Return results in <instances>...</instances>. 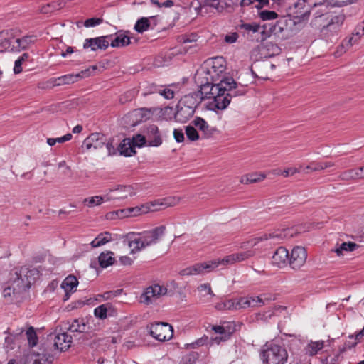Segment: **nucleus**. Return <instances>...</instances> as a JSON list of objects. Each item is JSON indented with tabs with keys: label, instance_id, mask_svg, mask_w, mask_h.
<instances>
[{
	"label": "nucleus",
	"instance_id": "obj_61",
	"mask_svg": "<svg viewBox=\"0 0 364 364\" xmlns=\"http://www.w3.org/2000/svg\"><path fill=\"white\" fill-rule=\"evenodd\" d=\"M9 285L4 288V291H3V296L6 298V297H9L11 296V294H15L16 293H14L13 291V287H12V284L10 282V279L9 280Z\"/></svg>",
	"mask_w": 364,
	"mask_h": 364
},
{
	"label": "nucleus",
	"instance_id": "obj_10",
	"mask_svg": "<svg viewBox=\"0 0 364 364\" xmlns=\"http://www.w3.org/2000/svg\"><path fill=\"white\" fill-rule=\"evenodd\" d=\"M148 328L150 335L159 341H168L173 335V327L168 323L156 322Z\"/></svg>",
	"mask_w": 364,
	"mask_h": 364
},
{
	"label": "nucleus",
	"instance_id": "obj_60",
	"mask_svg": "<svg viewBox=\"0 0 364 364\" xmlns=\"http://www.w3.org/2000/svg\"><path fill=\"white\" fill-rule=\"evenodd\" d=\"M364 337V331L363 329H362L360 332L355 335H350L348 336L349 338H355L356 341L352 345L353 346H355L357 343L360 341H361Z\"/></svg>",
	"mask_w": 364,
	"mask_h": 364
},
{
	"label": "nucleus",
	"instance_id": "obj_24",
	"mask_svg": "<svg viewBox=\"0 0 364 364\" xmlns=\"http://www.w3.org/2000/svg\"><path fill=\"white\" fill-rule=\"evenodd\" d=\"M78 281L75 276L70 275L67 277L61 284V287L65 291L64 300L69 299L70 293L76 290Z\"/></svg>",
	"mask_w": 364,
	"mask_h": 364
},
{
	"label": "nucleus",
	"instance_id": "obj_45",
	"mask_svg": "<svg viewBox=\"0 0 364 364\" xmlns=\"http://www.w3.org/2000/svg\"><path fill=\"white\" fill-rule=\"evenodd\" d=\"M151 92H157L167 100H171L174 97V92L167 87L161 88L154 87Z\"/></svg>",
	"mask_w": 364,
	"mask_h": 364
},
{
	"label": "nucleus",
	"instance_id": "obj_27",
	"mask_svg": "<svg viewBox=\"0 0 364 364\" xmlns=\"http://www.w3.org/2000/svg\"><path fill=\"white\" fill-rule=\"evenodd\" d=\"M130 44V38L127 32L119 31L115 33V38L112 40L110 46L112 48L124 47Z\"/></svg>",
	"mask_w": 364,
	"mask_h": 364
},
{
	"label": "nucleus",
	"instance_id": "obj_57",
	"mask_svg": "<svg viewBox=\"0 0 364 364\" xmlns=\"http://www.w3.org/2000/svg\"><path fill=\"white\" fill-rule=\"evenodd\" d=\"M173 136L177 142H182L184 140V134L181 129H174Z\"/></svg>",
	"mask_w": 364,
	"mask_h": 364
},
{
	"label": "nucleus",
	"instance_id": "obj_34",
	"mask_svg": "<svg viewBox=\"0 0 364 364\" xmlns=\"http://www.w3.org/2000/svg\"><path fill=\"white\" fill-rule=\"evenodd\" d=\"M199 6L196 9L201 11L203 8L211 7L218 12H222L224 9L223 6L220 5V0H199Z\"/></svg>",
	"mask_w": 364,
	"mask_h": 364
},
{
	"label": "nucleus",
	"instance_id": "obj_18",
	"mask_svg": "<svg viewBox=\"0 0 364 364\" xmlns=\"http://www.w3.org/2000/svg\"><path fill=\"white\" fill-rule=\"evenodd\" d=\"M105 141L106 139L103 134L92 133L84 140L82 147H85L87 150L92 148L94 149H101L105 145Z\"/></svg>",
	"mask_w": 364,
	"mask_h": 364
},
{
	"label": "nucleus",
	"instance_id": "obj_62",
	"mask_svg": "<svg viewBox=\"0 0 364 364\" xmlns=\"http://www.w3.org/2000/svg\"><path fill=\"white\" fill-rule=\"evenodd\" d=\"M250 297L253 307H260L264 306V302H262V299L259 296Z\"/></svg>",
	"mask_w": 364,
	"mask_h": 364
},
{
	"label": "nucleus",
	"instance_id": "obj_37",
	"mask_svg": "<svg viewBox=\"0 0 364 364\" xmlns=\"http://www.w3.org/2000/svg\"><path fill=\"white\" fill-rule=\"evenodd\" d=\"M106 199V194L103 196H95L90 198H85L83 200V204L90 208L100 205L103 202H107Z\"/></svg>",
	"mask_w": 364,
	"mask_h": 364
},
{
	"label": "nucleus",
	"instance_id": "obj_1",
	"mask_svg": "<svg viewBox=\"0 0 364 364\" xmlns=\"http://www.w3.org/2000/svg\"><path fill=\"white\" fill-rule=\"evenodd\" d=\"M166 231L164 225L158 226L142 232H129L126 238L131 253L139 252L146 247L156 244L164 236Z\"/></svg>",
	"mask_w": 364,
	"mask_h": 364
},
{
	"label": "nucleus",
	"instance_id": "obj_33",
	"mask_svg": "<svg viewBox=\"0 0 364 364\" xmlns=\"http://www.w3.org/2000/svg\"><path fill=\"white\" fill-rule=\"evenodd\" d=\"M112 240L111 233L109 232H104L99 234L91 242L90 245L92 247H98L102 246L107 242Z\"/></svg>",
	"mask_w": 364,
	"mask_h": 364
},
{
	"label": "nucleus",
	"instance_id": "obj_50",
	"mask_svg": "<svg viewBox=\"0 0 364 364\" xmlns=\"http://www.w3.org/2000/svg\"><path fill=\"white\" fill-rule=\"evenodd\" d=\"M186 134L191 141H196L199 139V134L193 126H187L186 127Z\"/></svg>",
	"mask_w": 364,
	"mask_h": 364
},
{
	"label": "nucleus",
	"instance_id": "obj_41",
	"mask_svg": "<svg viewBox=\"0 0 364 364\" xmlns=\"http://www.w3.org/2000/svg\"><path fill=\"white\" fill-rule=\"evenodd\" d=\"M64 3L63 1H53L50 4H47L41 7V11L43 14L51 13L54 11L59 10L63 8Z\"/></svg>",
	"mask_w": 364,
	"mask_h": 364
},
{
	"label": "nucleus",
	"instance_id": "obj_48",
	"mask_svg": "<svg viewBox=\"0 0 364 364\" xmlns=\"http://www.w3.org/2000/svg\"><path fill=\"white\" fill-rule=\"evenodd\" d=\"M237 301L239 310L253 307L250 296L237 298Z\"/></svg>",
	"mask_w": 364,
	"mask_h": 364
},
{
	"label": "nucleus",
	"instance_id": "obj_6",
	"mask_svg": "<svg viewBox=\"0 0 364 364\" xmlns=\"http://www.w3.org/2000/svg\"><path fill=\"white\" fill-rule=\"evenodd\" d=\"M261 355L263 362L266 364H284L288 358L286 349L274 343L267 345L262 350Z\"/></svg>",
	"mask_w": 364,
	"mask_h": 364
},
{
	"label": "nucleus",
	"instance_id": "obj_13",
	"mask_svg": "<svg viewBox=\"0 0 364 364\" xmlns=\"http://www.w3.org/2000/svg\"><path fill=\"white\" fill-rule=\"evenodd\" d=\"M167 289L159 284H154L146 289L145 291L140 297L141 303L150 304L154 303L157 299L161 296L166 294Z\"/></svg>",
	"mask_w": 364,
	"mask_h": 364
},
{
	"label": "nucleus",
	"instance_id": "obj_35",
	"mask_svg": "<svg viewBox=\"0 0 364 364\" xmlns=\"http://www.w3.org/2000/svg\"><path fill=\"white\" fill-rule=\"evenodd\" d=\"M36 36H26L21 38H16L15 42L17 43L18 50H26L36 41Z\"/></svg>",
	"mask_w": 364,
	"mask_h": 364
},
{
	"label": "nucleus",
	"instance_id": "obj_51",
	"mask_svg": "<svg viewBox=\"0 0 364 364\" xmlns=\"http://www.w3.org/2000/svg\"><path fill=\"white\" fill-rule=\"evenodd\" d=\"M131 142L132 143L133 146H134V148L137 147H141L144 146L146 142V136L141 134H137L136 136H134L132 140H131Z\"/></svg>",
	"mask_w": 364,
	"mask_h": 364
},
{
	"label": "nucleus",
	"instance_id": "obj_58",
	"mask_svg": "<svg viewBox=\"0 0 364 364\" xmlns=\"http://www.w3.org/2000/svg\"><path fill=\"white\" fill-rule=\"evenodd\" d=\"M208 340V338L207 336H204V337H202V338L196 340L194 343H192L191 344V346L193 348H195L197 346H202L206 343Z\"/></svg>",
	"mask_w": 364,
	"mask_h": 364
},
{
	"label": "nucleus",
	"instance_id": "obj_25",
	"mask_svg": "<svg viewBox=\"0 0 364 364\" xmlns=\"http://www.w3.org/2000/svg\"><path fill=\"white\" fill-rule=\"evenodd\" d=\"M192 123L203 132L205 138L211 137L217 132L215 127H210L203 118L196 117Z\"/></svg>",
	"mask_w": 364,
	"mask_h": 364
},
{
	"label": "nucleus",
	"instance_id": "obj_32",
	"mask_svg": "<svg viewBox=\"0 0 364 364\" xmlns=\"http://www.w3.org/2000/svg\"><path fill=\"white\" fill-rule=\"evenodd\" d=\"M119 151L122 155L131 156L136 153L134 146L129 139H124L119 146Z\"/></svg>",
	"mask_w": 364,
	"mask_h": 364
},
{
	"label": "nucleus",
	"instance_id": "obj_5",
	"mask_svg": "<svg viewBox=\"0 0 364 364\" xmlns=\"http://www.w3.org/2000/svg\"><path fill=\"white\" fill-rule=\"evenodd\" d=\"M297 230L294 227L285 229L275 230L271 232L265 233L260 237H255L248 242L252 246H256L259 242H264L265 247L279 244L285 240L290 239L297 234Z\"/></svg>",
	"mask_w": 364,
	"mask_h": 364
},
{
	"label": "nucleus",
	"instance_id": "obj_8",
	"mask_svg": "<svg viewBox=\"0 0 364 364\" xmlns=\"http://www.w3.org/2000/svg\"><path fill=\"white\" fill-rule=\"evenodd\" d=\"M236 326L232 322L223 321L220 325L212 326L211 329L219 336L211 338L212 343L219 345L228 341L236 330Z\"/></svg>",
	"mask_w": 364,
	"mask_h": 364
},
{
	"label": "nucleus",
	"instance_id": "obj_44",
	"mask_svg": "<svg viewBox=\"0 0 364 364\" xmlns=\"http://www.w3.org/2000/svg\"><path fill=\"white\" fill-rule=\"evenodd\" d=\"M28 345L31 347L36 346L38 343V338L33 327L30 326L26 332Z\"/></svg>",
	"mask_w": 364,
	"mask_h": 364
},
{
	"label": "nucleus",
	"instance_id": "obj_15",
	"mask_svg": "<svg viewBox=\"0 0 364 364\" xmlns=\"http://www.w3.org/2000/svg\"><path fill=\"white\" fill-rule=\"evenodd\" d=\"M255 254V252L254 250H247L245 252H236L234 254H231L229 255L225 256L223 259H218V262H219L220 265H232L235 263L241 262L245 260H247V259L253 257Z\"/></svg>",
	"mask_w": 364,
	"mask_h": 364
},
{
	"label": "nucleus",
	"instance_id": "obj_12",
	"mask_svg": "<svg viewBox=\"0 0 364 364\" xmlns=\"http://www.w3.org/2000/svg\"><path fill=\"white\" fill-rule=\"evenodd\" d=\"M189 100H191V97L186 96L183 100L179 102L177 106V111L174 117L176 121L181 123H185L193 115L195 112V106L186 105Z\"/></svg>",
	"mask_w": 364,
	"mask_h": 364
},
{
	"label": "nucleus",
	"instance_id": "obj_43",
	"mask_svg": "<svg viewBox=\"0 0 364 364\" xmlns=\"http://www.w3.org/2000/svg\"><path fill=\"white\" fill-rule=\"evenodd\" d=\"M343 20L344 17L343 16H336L331 18V21L326 25V26H323V28L328 31L336 30L343 23Z\"/></svg>",
	"mask_w": 364,
	"mask_h": 364
},
{
	"label": "nucleus",
	"instance_id": "obj_7",
	"mask_svg": "<svg viewBox=\"0 0 364 364\" xmlns=\"http://www.w3.org/2000/svg\"><path fill=\"white\" fill-rule=\"evenodd\" d=\"M238 27L242 36L250 41L259 42L264 41L266 38L265 27L256 22H242L238 26Z\"/></svg>",
	"mask_w": 364,
	"mask_h": 364
},
{
	"label": "nucleus",
	"instance_id": "obj_49",
	"mask_svg": "<svg viewBox=\"0 0 364 364\" xmlns=\"http://www.w3.org/2000/svg\"><path fill=\"white\" fill-rule=\"evenodd\" d=\"M237 301L239 310L253 307L250 296L237 298Z\"/></svg>",
	"mask_w": 364,
	"mask_h": 364
},
{
	"label": "nucleus",
	"instance_id": "obj_46",
	"mask_svg": "<svg viewBox=\"0 0 364 364\" xmlns=\"http://www.w3.org/2000/svg\"><path fill=\"white\" fill-rule=\"evenodd\" d=\"M358 247V245L353 242H343L340 246L336 250V252L339 255L343 253V252H352Z\"/></svg>",
	"mask_w": 364,
	"mask_h": 364
},
{
	"label": "nucleus",
	"instance_id": "obj_52",
	"mask_svg": "<svg viewBox=\"0 0 364 364\" xmlns=\"http://www.w3.org/2000/svg\"><path fill=\"white\" fill-rule=\"evenodd\" d=\"M150 3L155 6H157L159 9L162 6L164 7H171L174 5V3L172 0H166L164 2H159L158 0H150Z\"/></svg>",
	"mask_w": 364,
	"mask_h": 364
},
{
	"label": "nucleus",
	"instance_id": "obj_29",
	"mask_svg": "<svg viewBox=\"0 0 364 364\" xmlns=\"http://www.w3.org/2000/svg\"><path fill=\"white\" fill-rule=\"evenodd\" d=\"M324 347L323 341H311L305 347L304 351L309 356L316 355L318 351Z\"/></svg>",
	"mask_w": 364,
	"mask_h": 364
},
{
	"label": "nucleus",
	"instance_id": "obj_14",
	"mask_svg": "<svg viewBox=\"0 0 364 364\" xmlns=\"http://www.w3.org/2000/svg\"><path fill=\"white\" fill-rule=\"evenodd\" d=\"M39 352L30 351L26 357L25 364H51L53 357L51 354L40 348Z\"/></svg>",
	"mask_w": 364,
	"mask_h": 364
},
{
	"label": "nucleus",
	"instance_id": "obj_23",
	"mask_svg": "<svg viewBox=\"0 0 364 364\" xmlns=\"http://www.w3.org/2000/svg\"><path fill=\"white\" fill-rule=\"evenodd\" d=\"M158 208H154V204L143 205L141 206H136L133 208H128L126 209H122L119 210V213H123V212H127L130 217H134L139 215L142 213H146L149 211L158 210Z\"/></svg>",
	"mask_w": 364,
	"mask_h": 364
},
{
	"label": "nucleus",
	"instance_id": "obj_54",
	"mask_svg": "<svg viewBox=\"0 0 364 364\" xmlns=\"http://www.w3.org/2000/svg\"><path fill=\"white\" fill-rule=\"evenodd\" d=\"M224 301H225V305H226L227 310H232H232H239V309L237 308V306H238L237 299H229V300H226Z\"/></svg>",
	"mask_w": 364,
	"mask_h": 364
},
{
	"label": "nucleus",
	"instance_id": "obj_36",
	"mask_svg": "<svg viewBox=\"0 0 364 364\" xmlns=\"http://www.w3.org/2000/svg\"><path fill=\"white\" fill-rule=\"evenodd\" d=\"M113 252L110 251L102 252L98 257L100 267L106 268L109 265H112L114 262V257H113Z\"/></svg>",
	"mask_w": 364,
	"mask_h": 364
},
{
	"label": "nucleus",
	"instance_id": "obj_26",
	"mask_svg": "<svg viewBox=\"0 0 364 364\" xmlns=\"http://www.w3.org/2000/svg\"><path fill=\"white\" fill-rule=\"evenodd\" d=\"M288 250L283 247H279L272 256V263L277 267H282L289 262Z\"/></svg>",
	"mask_w": 364,
	"mask_h": 364
},
{
	"label": "nucleus",
	"instance_id": "obj_4",
	"mask_svg": "<svg viewBox=\"0 0 364 364\" xmlns=\"http://www.w3.org/2000/svg\"><path fill=\"white\" fill-rule=\"evenodd\" d=\"M38 276V271L36 268L24 266L14 269L10 272V282L14 293H21L29 289Z\"/></svg>",
	"mask_w": 364,
	"mask_h": 364
},
{
	"label": "nucleus",
	"instance_id": "obj_31",
	"mask_svg": "<svg viewBox=\"0 0 364 364\" xmlns=\"http://www.w3.org/2000/svg\"><path fill=\"white\" fill-rule=\"evenodd\" d=\"M335 164L331 161L319 162L312 161L309 165L306 166L304 171L308 173L309 171H318L325 168L333 166Z\"/></svg>",
	"mask_w": 364,
	"mask_h": 364
},
{
	"label": "nucleus",
	"instance_id": "obj_53",
	"mask_svg": "<svg viewBox=\"0 0 364 364\" xmlns=\"http://www.w3.org/2000/svg\"><path fill=\"white\" fill-rule=\"evenodd\" d=\"M102 22V19L100 18H91L87 19L84 22V26L87 28L94 27L95 26L100 25Z\"/></svg>",
	"mask_w": 364,
	"mask_h": 364
},
{
	"label": "nucleus",
	"instance_id": "obj_38",
	"mask_svg": "<svg viewBox=\"0 0 364 364\" xmlns=\"http://www.w3.org/2000/svg\"><path fill=\"white\" fill-rule=\"evenodd\" d=\"M180 201V198L177 197H168L163 198L161 200H159L155 201L154 203H151V204H154V207L156 205L162 206L164 208L174 206L178 204Z\"/></svg>",
	"mask_w": 364,
	"mask_h": 364
},
{
	"label": "nucleus",
	"instance_id": "obj_39",
	"mask_svg": "<svg viewBox=\"0 0 364 364\" xmlns=\"http://www.w3.org/2000/svg\"><path fill=\"white\" fill-rule=\"evenodd\" d=\"M264 178L265 175L264 174L250 173L242 176L240 178V182L242 183L248 184L262 181Z\"/></svg>",
	"mask_w": 364,
	"mask_h": 364
},
{
	"label": "nucleus",
	"instance_id": "obj_21",
	"mask_svg": "<svg viewBox=\"0 0 364 364\" xmlns=\"http://www.w3.org/2000/svg\"><path fill=\"white\" fill-rule=\"evenodd\" d=\"M339 178L342 181H356L364 179V165L358 168H351L343 171Z\"/></svg>",
	"mask_w": 364,
	"mask_h": 364
},
{
	"label": "nucleus",
	"instance_id": "obj_20",
	"mask_svg": "<svg viewBox=\"0 0 364 364\" xmlns=\"http://www.w3.org/2000/svg\"><path fill=\"white\" fill-rule=\"evenodd\" d=\"M90 76V70H84L76 75H65L55 79V85L60 86L63 85L74 83L79 79Z\"/></svg>",
	"mask_w": 364,
	"mask_h": 364
},
{
	"label": "nucleus",
	"instance_id": "obj_28",
	"mask_svg": "<svg viewBox=\"0 0 364 364\" xmlns=\"http://www.w3.org/2000/svg\"><path fill=\"white\" fill-rule=\"evenodd\" d=\"M363 35H364V21L356 26L353 36L346 40L343 43L346 46L350 47L356 43Z\"/></svg>",
	"mask_w": 364,
	"mask_h": 364
},
{
	"label": "nucleus",
	"instance_id": "obj_63",
	"mask_svg": "<svg viewBox=\"0 0 364 364\" xmlns=\"http://www.w3.org/2000/svg\"><path fill=\"white\" fill-rule=\"evenodd\" d=\"M254 2H257V4L255 6L257 10H260L262 8L269 6V0H254Z\"/></svg>",
	"mask_w": 364,
	"mask_h": 364
},
{
	"label": "nucleus",
	"instance_id": "obj_22",
	"mask_svg": "<svg viewBox=\"0 0 364 364\" xmlns=\"http://www.w3.org/2000/svg\"><path fill=\"white\" fill-rule=\"evenodd\" d=\"M72 337L67 333H58L55 336L54 339V346L60 351L67 350L71 346Z\"/></svg>",
	"mask_w": 364,
	"mask_h": 364
},
{
	"label": "nucleus",
	"instance_id": "obj_19",
	"mask_svg": "<svg viewBox=\"0 0 364 364\" xmlns=\"http://www.w3.org/2000/svg\"><path fill=\"white\" fill-rule=\"evenodd\" d=\"M145 136L149 146H159L162 144L159 128L155 124L149 125L146 128Z\"/></svg>",
	"mask_w": 364,
	"mask_h": 364
},
{
	"label": "nucleus",
	"instance_id": "obj_9",
	"mask_svg": "<svg viewBox=\"0 0 364 364\" xmlns=\"http://www.w3.org/2000/svg\"><path fill=\"white\" fill-rule=\"evenodd\" d=\"M219 267V262L217 259L196 263L193 266H190L180 271V274L182 276H194L203 275L205 273H209Z\"/></svg>",
	"mask_w": 364,
	"mask_h": 364
},
{
	"label": "nucleus",
	"instance_id": "obj_56",
	"mask_svg": "<svg viewBox=\"0 0 364 364\" xmlns=\"http://www.w3.org/2000/svg\"><path fill=\"white\" fill-rule=\"evenodd\" d=\"M336 6H343L348 4H351L358 0H331Z\"/></svg>",
	"mask_w": 364,
	"mask_h": 364
},
{
	"label": "nucleus",
	"instance_id": "obj_30",
	"mask_svg": "<svg viewBox=\"0 0 364 364\" xmlns=\"http://www.w3.org/2000/svg\"><path fill=\"white\" fill-rule=\"evenodd\" d=\"M156 16V15H154L149 17H141L138 19L134 25V30L139 33L146 31L151 26L150 20L154 19Z\"/></svg>",
	"mask_w": 364,
	"mask_h": 364
},
{
	"label": "nucleus",
	"instance_id": "obj_59",
	"mask_svg": "<svg viewBox=\"0 0 364 364\" xmlns=\"http://www.w3.org/2000/svg\"><path fill=\"white\" fill-rule=\"evenodd\" d=\"M299 169H297L296 168H288L283 171V172L282 173V175L284 177H289V176H293L296 173H299Z\"/></svg>",
	"mask_w": 364,
	"mask_h": 364
},
{
	"label": "nucleus",
	"instance_id": "obj_55",
	"mask_svg": "<svg viewBox=\"0 0 364 364\" xmlns=\"http://www.w3.org/2000/svg\"><path fill=\"white\" fill-rule=\"evenodd\" d=\"M198 289L200 292H205V294H209L212 296H214V294L211 289L210 284L208 283L200 284Z\"/></svg>",
	"mask_w": 364,
	"mask_h": 364
},
{
	"label": "nucleus",
	"instance_id": "obj_47",
	"mask_svg": "<svg viewBox=\"0 0 364 364\" xmlns=\"http://www.w3.org/2000/svg\"><path fill=\"white\" fill-rule=\"evenodd\" d=\"M259 16L262 21H270L276 19L278 14L274 11L264 10L259 13Z\"/></svg>",
	"mask_w": 364,
	"mask_h": 364
},
{
	"label": "nucleus",
	"instance_id": "obj_17",
	"mask_svg": "<svg viewBox=\"0 0 364 364\" xmlns=\"http://www.w3.org/2000/svg\"><path fill=\"white\" fill-rule=\"evenodd\" d=\"M112 37V35H107L96 38H86L83 44V48H90L92 51H96L98 49L106 50L109 45L108 39Z\"/></svg>",
	"mask_w": 364,
	"mask_h": 364
},
{
	"label": "nucleus",
	"instance_id": "obj_64",
	"mask_svg": "<svg viewBox=\"0 0 364 364\" xmlns=\"http://www.w3.org/2000/svg\"><path fill=\"white\" fill-rule=\"evenodd\" d=\"M23 64V62L19 60L18 58L15 61L14 67V72L15 74H18L22 71L21 65Z\"/></svg>",
	"mask_w": 364,
	"mask_h": 364
},
{
	"label": "nucleus",
	"instance_id": "obj_2",
	"mask_svg": "<svg viewBox=\"0 0 364 364\" xmlns=\"http://www.w3.org/2000/svg\"><path fill=\"white\" fill-rule=\"evenodd\" d=\"M223 82H225L227 85L221 92H217L212 97L213 101L209 104V107L211 109L223 110L230 103L232 97L243 95L246 92L245 87H238L232 77L225 78Z\"/></svg>",
	"mask_w": 364,
	"mask_h": 364
},
{
	"label": "nucleus",
	"instance_id": "obj_16",
	"mask_svg": "<svg viewBox=\"0 0 364 364\" xmlns=\"http://www.w3.org/2000/svg\"><path fill=\"white\" fill-rule=\"evenodd\" d=\"M307 253L304 247H295L289 258V263L292 269H300L306 262Z\"/></svg>",
	"mask_w": 364,
	"mask_h": 364
},
{
	"label": "nucleus",
	"instance_id": "obj_42",
	"mask_svg": "<svg viewBox=\"0 0 364 364\" xmlns=\"http://www.w3.org/2000/svg\"><path fill=\"white\" fill-rule=\"evenodd\" d=\"M87 326L83 319H75L73 321L69 327L71 332L83 333L86 331Z\"/></svg>",
	"mask_w": 364,
	"mask_h": 364
},
{
	"label": "nucleus",
	"instance_id": "obj_3",
	"mask_svg": "<svg viewBox=\"0 0 364 364\" xmlns=\"http://www.w3.org/2000/svg\"><path fill=\"white\" fill-rule=\"evenodd\" d=\"M214 66L210 69L202 68L198 70L196 75V80L200 83V96L201 99H210L217 92H221L226 86L223 79L219 83H214L216 80L213 73H215Z\"/></svg>",
	"mask_w": 364,
	"mask_h": 364
},
{
	"label": "nucleus",
	"instance_id": "obj_40",
	"mask_svg": "<svg viewBox=\"0 0 364 364\" xmlns=\"http://www.w3.org/2000/svg\"><path fill=\"white\" fill-rule=\"evenodd\" d=\"M111 304L109 303H107L105 304H102L94 310V314L95 317L100 318V319H105L107 316V312L109 309H111Z\"/></svg>",
	"mask_w": 364,
	"mask_h": 364
},
{
	"label": "nucleus",
	"instance_id": "obj_11",
	"mask_svg": "<svg viewBox=\"0 0 364 364\" xmlns=\"http://www.w3.org/2000/svg\"><path fill=\"white\" fill-rule=\"evenodd\" d=\"M136 193L133 186L120 185L115 188L109 189L106 193V199L109 201H120L134 196Z\"/></svg>",
	"mask_w": 364,
	"mask_h": 364
}]
</instances>
